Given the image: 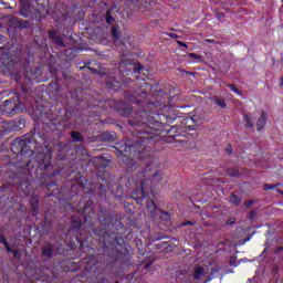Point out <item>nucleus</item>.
Segmentation results:
<instances>
[{"instance_id": "dca6fc26", "label": "nucleus", "mask_w": 283, "mask_h": 283, "mask_svg": "<svg viewBox=\"0 0 283 283\" xmlns=\"http://www.w3.org/2000/svg\"><path fill=\"white\" fill-rule=\"evenodd\" d=\"M49 36H50V39H56V31L50 30L49 31Z\"/></svg>"}, {"instance_id": "423d86ee", "label": "nucleus", "mask_w": 283, "mask_h": 283, "mask_svg": "<svg viewBox=\"0 0 283 283\" xmlns=\"http://www.w3.org/2000/svg\"><path fill=\"white\" fill-rule=\"evenodd\" d=\"M71 138H73V140H75V143H81L83 140V136L78 132H72Z\"/></svg>"}, {"instance_id": "f8f14e48", "label": "nucleus", "mask_w": 283, "mask_h": 283, "mask_svg": "<svg viewBox=\"0 0 283 283\" xmlns=\"http://www.w3.org/2000/svg\"><path fill=\"white\" fill-rule=\"evenodd\" d=\"M31 209L34 213L39 211V201L35 200V203H31Z\"/></svg>"}, {"instance_id": "a211bd4d", "label": "nucleus", "mask_w": 283, "mask_h": 283, "mask_svg": "<svg viewBox=\"0 0 283 283\" xmlns=\"http://www.w3.org/2000/svg\"><path fill=\"white\" fill-rule=\"evenodd\" d=\"M135 70H137V72H140V70H143V65L137 63L136 66H135Z\"/></svg>"}, {"instance_id": "6e6552de", "label": "nucleus", "mask_w": 283, "mask_h": 283, "mask_svg": "<svg viewBox=\"0 0 283 283\" xmlns=\"http://www.w3.org/2000/svg\"><path fill=\"white\" fill-rule=\"evenodd\" d=\"M111 34L114 39L115 42L118 41V28L117 27H112L111 28Z\"/></svg>"}, {"instance_id": "ddd939ff", "label": "nucleus", "mask_w": 283, "mask_h": 283, "mask_svg": "<svg viewBox=\"0 0 283 283\" xmlns=\"http://www.w3.org/2000/svg\"><path fill=\"white\" fill-rule=\"evenodd\" d=\"M112 21H114V18L112 17V14L109 13V11H107L106 13V23H112Z\"/></svg>"}, {"instance_id": "f3484780", "label": "nucleus", "mask_w": 283, "mask_h": 283, "mask_svg": "<svg viewBox=\"0 0 283 283\" xmlns=\"http://www.w3.org/2000/svg\"><path fill=\"white\" fill-rule=\"evenodd\" d=\"M275 186H273V185H269V184H265L264 186H263V189H264V191H269V189H273Z\"/></svg>"}, {"instance_id": "39448f33", "label": "nucleus", "mask_w": 283, "mask_h": 283, "mask_svg": "<svg viewBox=\"0 0 283 283\" xmlns=\"http://www.w3.org/2000/svg\"><path fill=\"white\" fill-rule=\"evenodd\" d=\"M140 196L145 198L147 196V181L142 180L140 182Z\"/></svg>"}, {"instance_id": "9b49d317", "label": "nucleus", "mask_w": 283, "mask_h": 283, "mask_svg": "<svg viewBox=\"0 0 283 283\" xmlns=\"http://www.w3.org/2000/svg\"><path fill=\"white\" fill-rule=\"evenodd\" d=\"M228 87L234 92V94H241L240 90H238V87H235V85L233 84H228Z\"/></svg>"}, {"instance_id": "7ed1b4c3", "label": "nucleus", "mask_w": 283, "mask_h": 283, "mask_svg": "<svg viewBox=\"0 0 283 283\" xmlns=\"http://www.w3.org/2000/svg\"><path fill=\"white\" fill-rule=\"evenodd\" d=\"M266 124V114L262 113L258 123H256V127L258 129H263L264 125Z\"/></svg>"}, {"instance_id": "2eb2a0df", "label": "nucleus", "mask_w": 283, "mask_h": 283, "mask_svg": "<svg viewBox=\"0 0 283 283\" xmlns=\"http://www.w3.org/2000/svg\"><path fill=\"white\" fill-rule=\"evenodd\" d=\"M190 59H196L197 61H200L202 56L196 54V53H189Z\"/></svg>"}, {"instance_id": "5701e85b", "label": "nucleus", "mask_w": 283, "mask_h": 283, "mask_svg": "<svg viewBox=\"0 0 283 283\" xmlns=\"http://www.w3.org/2000/svg\"><path fill=\"white\" fill-rule=\"evenodd\" d=\"M233 176H240V174H238V172H233Z\"/></svg>"}, {"instance_id": "1a4fd4ad", "label": "nucleus", "mask_w": 283, "mask_h": 283, "mask_svg": "<svg viewBox=\"0 0 283 283\" xmlns=\"http://www.w3.org/2000/svg\"><path fill=\"white\" fill-rule=\"evenodd\" d=\"M0 242H1V244H4L8 253L12 252V248H10V245L8 244V241H6V237L4 235H0Z\"/></svg>"}, {"instance_id": "f03ea898", "label": "nucleus", "mask_w": 283, "mask_h": 283, "mask_svg": "<svg viewBox=\"0 0 283 283\" xmlns=\"http://www.w3.org/2000/svg\"><path fill=\"white\" fill-rule=\"evenodd\" d=\"M148 210L150 211L153 218H156L159 216V218H163V211H160V209H158V207L156 206V203L154 201H149L147 203Z\"/></svg>"}, {"instance_id": "0eeeda50", "label": "nucleus", "mask_w": 283, "mask_h": 283, "mask_svg": "<svg viewBox=\"0 0 283 283\" xmlns=\"http://www.w3.org/2000/svg\"><path fill=\"white\" fill-rule=\"evenodd\" d=\"M42 254L46 258H50L52 255V244H48L46 247H44L42 250Z\"/></svg>"}, {"instance_id": "aec40b11", "label": "nucleus", "mask_w": 283, "mask_h": 283, "mask_svg": "<svg viewBox=\"0 0 283 283\" xmlns=\"http://www.w3.org/2000/svg\"><path fill=\"white\" fill-rule=\"evenodd\" d=\"M178 44H179L181 48H187V44L184 43V42L178 41Z\"/></svg>"}, {"instance_id": "9d476101", "label": "nucleus", "mask_w": 283, "mask_h": 283, "mask_svg": "<svg viewBox=\"0 0 283 283\" xmlns=\"http://www.w3.org/2000/svg\"><path fill=\"white\" fill-rule=\"evenodd\" d=\"M216 103L217 105H219V107H227V104L224 103V99L222 98H216Z\"/></svg>"}, {"instance_id": "6ab92c4d", "label": "nucleus", "mask_w": 283, "mask_h": 283, "mask_svg": "<svg viewBox=\"0 0 283 283\" xmlns=\"http://www.w3.org/2000/svg\"><path fill=\"white\" fill-rule=\"evenodd\" d=\"M13 258H19V250L13 251Z\"/></svg>"}, {"instance_id": "412c9836", "label": "nucleus", "mask_w": 283, "mask_h": 283, "mask_svg": "<svg viewBox=\"0 0 283 283\" xmlns=\"http://www.w3.org/2000/svg\"><path fill=\"white\" fill-rule=\"evenodd\" d=\"M170 36H171L172 39H178V34H176V33H170Z\"/></svg>"}, {"instance_id": "f257e3e1", "label": "nucleus", "mask_w": 283, "mask_h": 283, "mask_svg": "<svg viewBox=\"0 0 283 283\" xmlns=\"http://www.w3.org/2000/svg\"><path fill=\"white\" fill-rule=\"evenodd\" d=\"M146 174L151 177V182H161L163 181V171L157 164H149L146 166Z\"/></svg>"}, {"instance_id": "4be33fe9", "label": "nucleus", "mask_w": 283, "mask_h": 283, "mask_svg": "<svg viewBox=\"0 0 283 283\" xmlns=\"http://www.w3.org/2000/svg\"><path fill=\"white\" fill-rule=\"evenodd\" d=\"M251 205H253V201H248L247 202V207H251Z\"/></svg>"}, {"instance_id": "4468645a", "label": "nucleus", "mask_w": 283, "mask_h": 283, "mask_svg": "<svg viewBox=\"0 0 283 283\" xmlns=\"http://www.w3.org/2000/svg\"><path fill=\"white\" fill-rule=\"evenodd\" d=\"M245 120H247V124H245L247 127H253V123L251 122V117H249V115H245Z\"/></svg>"}, {"instance_id": "20e7f679", "label": "nucleus", "mask_w": 283, "mask_h": 283, "mask_svg": "<svg viewBox=\"0 0 283 283\" xmlns=\"http://www.w3.org/2000/svg\"><path fill=\"white\" fill-rule=\"evenodd\" d=\"M203 274H205V269L200 266L195 268V272H193L195 280H200V277H202Z\"/></svg>"}]
</instances>
